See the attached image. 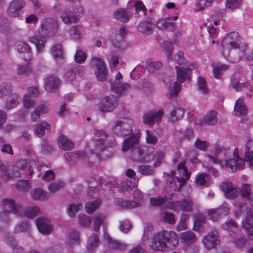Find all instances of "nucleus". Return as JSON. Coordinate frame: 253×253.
Returning <instances> with one entry per match:
<instances>
[{"label":"nucleus","instance_id":"nucleus-1","mask_svg":"<svg viewBox=\"0 0 253 253\" xmlns=\"http://www.w3.org/2000/svg\"><path fill=\"white\" fill-rule=\"evenodd\" d=\"M94 134L96 137L94 140V150L95 153L90 152L83 160L91 168L96 167L99 164L100 157L97 153H101L104 159H107L114 153L113 148L116 146L114 138L109 135L104 129H94Z\"/></svg>","mask_w":253,"mask_h":253},{"label":"nucleus","instance_id":"nucleus-2","mask_svg":"<svg viewBox=\"0 0 253 253\" xmlns=\"http://www.w3.org/2000/svg\"><path fill=\"white\" fill-rule=\"evenodd\" d=\"M214 156L206 154V157L209 158V160L212 162L213 164H218L222 168L230 169L232 172H235L238 169H242L245 166L244 161L236 155L238 153L237 149L234 151V158L226 159L228 155L227 149L219 145H215L213 148Z\"/></svg>","mask_w":253,"mask_h":253},{"label":"nucleus","instance_id":"nucleus-3","mask_svg":"<svg viewBox=\"0 0 253 253\" xmlns=\"http://www.w3.org/2000/svg\"><path fill=\"white\" fill-rule=\"evenodd\" d=\"M174 61L177 62L180 67L175 66L177 82H174L172 87L167 85V87L169 91L170 96L173 97L177 95L180 90V84L186 80H189L191 78V73L195 67L192 65L187 66L186 60L184 58V54L182 52L179 51L174 56Z\"/></svg>","mask_w":253,"mask_h":253},{"label":"nucleus","instance_id":"nucleus-4","mask_svg":"<svg viewBox=\"0 0 253 253\" xmlns=\"http://www.w3.org/2000/svg\"><path fill=\"white\" fill-rule=\"evenodd\" d=\"M179 244L178 237L173 232L163 231L156 234L151 244V249L156 251H165L174 249Z\"/></svg>","mask_w":253,"mask_h":253},{"label":"nucleus","instance_id":"nucleus-5","mask_svg":"<svg viewBox=\"0 0 253 253\" xmlns=\"http://www.w3.org/2000/svg\"><path fill=\"white\" fill-rule=\"evenodd\" d=\"M242 42H245L239 36L238 33L234 32L229 33L221 42V45L222 47V55H228L230 49L237 47L239 44H241V43Z\"/></svg>","mask_w":253,"mask_h":253},{"label":"nucleus","instance_id":"nucleus-6","mask_svg":"<svg viewBox=\"0 0 253 253\" xmlns=\"http://www.w3.org/2000/svg\"><path fill=\"white\" fill-rule=\"evenodd\" d=\"M132 121L127 118H122L117 120L112 128V132L120 136H126L132 132Z\"/></svg>","mask_w":253,"mask_h":253},{"label":"nucleus","instance_id":"nucleus-7","mask_svg":"<svg viewBox=\"0 0 253 253\" xmlns=\"http://www.w3.org/2000/svg\"><path fill=\"white\" fill-rule=\"evenodd\" d=\"M58 29L56 20L53 18H47L41 21V28L39 30L40 35L43 37H50L55 35Z\"/></svg>","mask_w":253,"mask_h":253},{"label":"nucleus","instance_id":"nucleus-8","mask_svg":"<svg viewBox=\"0 0 253 253\" xmlns=\"http://www.w3.org/2000/svg\"><path fill=\"white\" fill-rule=\"evenodd\" d=\"M238 208L240 213L246 212L245 221L243 222V227L245 229L248 236L251 240H253V214L250 208L248 207L246 204L239 203L238 204Z\"/></svg>","mask_w":253,"mask_h":253},{"label":"nucleus","instance_id":"nucleus-9","mask_svg":"<svg viewBox=\"0 0 253 253\" xmlns=\"http://www.w3.org/2000/svg\"><path fill=\"white\" fill-rule=\"evenodd\" d=\"M83 12V7L78 5L73 10L65 8L60 13V18L62 21L66 24L77 23L80 16V14Z\"/></svg>","mask_w":253,"mask_h":253},{"label":"nucleus","instance_id":"nucleus-10","mask_svg":"<svg viewBox=\"0 0 253 253\" xmlns=\"http://www.w3.org/2000/svg\"><path fill=\"white\" fill-rule=\"evenodd\" d=\"M117 98L113 95L106 96L97 104V109L102 113L112 112L117 106Z\"/></svg>","mask_w":253,"mask_h":253},{"label":"nucleus","instance_id":"nucleus-11","mask_svg":"<svg viewBox=\"0 0 253 253\" xmlns=\"http://www.w3.org/2000/svg\"><path fill=\"white\" fill-rule=\"evenodd\" d=\"M247 48V45L246 42L241 43V44H239L237 47L230 49L228 55H223V56L232 63H237L245 56Z\"/></svg>","mask_w":253,"mask_h":253},{"label":"nucleus","instance_id":"nucleus-12","mask_svg":"<svg viewBox=\"0 0 253 253\" xmlns=\"http://www.w3.org/2000/svg\"><path fill=\"white\" fill-rule=\"evenodd\" d=\"M193 201L191 198L182 199L167 203L166 208L177 211L179 209L183 211H191L193 208Z\"/></svg>","mask_w":253,"mask_h":253},{"label":"nucleus","instance_id":"nucleus-13","mask_svg":"<svg viewBox=\"0 0 253 253\" xmlns=\"http://www.w3.org/2000/svg\"><path fill=\"white\" fill-rule=\"evenodd\" d=\"M90 65L92 67H96L95 72L97 79L103 82L107 79L108 71L105 63L99 58L93 57L90 61Z\"/></svg>","mask_w":253,"mask_h":253},{"label":"nucleus","instance_id":"nucleus-14","mask_svg":"<svg viewBox=\"0 0 253 253\" xmlns=\"http://www.w3.org/2000/svg\"><path fill=\"white\" fill-rule=\"evenodd\" d=\"M130 158L135 162L140 163H149L154 159L153 154H144V151L139 146L133 148L130 154Z\"/></svg>","mask_w":253,"mask_h":253},{"label":"nucleus","instance_id":"nucleus-15","mask_svg":"<svg viewBox=\"0 0 253 253\" xmlns=\"http://www.w3.org/2000/svg\"><path fill=\"white\" fill-rule=\"evenodd\" d=\"M133 198L134 201H124L122 199H118L117 203L120 207L127 209L139 207L142 205L143 195L140 191H135Z\"/></svg>","mask_w":253,"mask_h":253},{"label":"nucleus","instance_id":"nucleus-16","mask_svg":"<svg viewBox=\"0 0 253 253\" xmlns=\"http://www.w3.org/2000/svg\"><path fill=\"white\" fill-rule=\"evenodd\" d=\"M35 223L39 231L42 234L48 235L53 230V226L46 217H39L35 220Z\"/></svg>","mask_w":253,"mask_h":253},{"label":"nucleus","instance_id":"nucleus-17","mask_svg":"<svg viewBox=\"0 0 253 253\" xmlns=\"http://www.w3.org/2000/svg\"><path fill=\"white\" fill-rule=\"evenodd\" d=\"M163 115L162 110L146 112L143 116V122L149 126H152L155 123H159L161 122Z\"/></svg>","mask_w":253,"mask_h":253},{"label":"nucleus","instance_id":"nucleus-18","mask_svg":"<svg viewBox=\"0 0 253 253\" xmlns=\"http://www.w3.org/2000/svg\"><path fill=\"white\" fill-rule=\"evenodd\" d=\"M1 205L6 210L9 209L8 211L11 213L19 216H22L21 206L19 204H16L15 201L11 199H4L1 202Z\"/></svg>","mask_w":253,"mask_h":253},{"label":"nucleus","instance_id":"nucleus-19","mask_svg":"<svg viewBox=\"0 0 253 253\" xmlns=\"http://www.w3.org/2000/svg\"><path fill=\"white\" fill-rule=\"evenodd\" d=\"M217 234V232L214 231L203 238V243L206 249L210 250L219 244L220 240Z\"/></svg>","mask_w":253,"mask_h":253},{"label":"nucleus","instance_id":"nucleus-20","mask_svg":"<svg viewBox=\"0 0 253 253\" xmlns=\"http://www.w3.org/2000/svg\"><path fill=\"white\" fill-rule=\"evenodd\" d=\"M153 19L148 17L141 21L137 26L138 30L143 34L148 35L153 32Z\"/></svg>","mask_w":253,"mask_h":253},{"label":"nucleus","instance_id":"nucleus-21","mask_svg":"<svg viewBox=\"0 0 253 253\" xmlns=\"http://www.w3.org/2000/svg\"><path fill=\"white\" fill-rule=\"evenodd\" d=\"M220 188L227 198L233 199L239 194V190L234 187L232 183L230 182L222 183L220 185Z\"/></svg>","mask_w":253,"mask_h":253},{"label":"nucleus","instance_id":"nucleus-22","mask_svg":"<svg viewBox=\"0 0 253 253\" xmlns=\"http://www.w3.org/2000/svg\"><path fill=\"white\" fill-rule=\"evenodd\" d=\"M0 170L1 171L0 177L5 181L11 179L13 176L15 177L21 176V172L13 171L11 172L10 168H8L1 161H0Z\"/></svg>","mask_w":253,"mask_h":253},{"label":"nucleus","instance_id":"nucleus-23","mask_svg":"<svg viewBox=\"0 0 253 253\" xmlns=\"http://www.w3.org/2000/svg\"><path fill=\"white\" fill-rule=\"evenodd\" d=\"M6 243L10 246L14 253H24L25 252L23 247L19 246L17 243V242L15 239L12 236L7 237L5 239ZM28 253H40L39 252L36 250H31Z\"/></svg>","mask_w":253,"mask_h":253},{"label":"nucleus","instance_id":"nucleus-24","mask_svg":"<svg viewBox=\"0 0 253 253\" xmlns=\"http://www.w3.org/2000/svg\"><path fill=\"white\" fill-rule=\"evenodd\" d=\"M60 84L59 79L54 76H50L45 80V89L48 92L56 90Z\"/></svg>","mask_w":253,"mask_h":253},{"label":"nucleus","instance_id":"nucleus-25","mask_svg":"<svg viewBox=\"0 0 253 253\" xmlns=\"http://www.w3.org/2000/svg\"><path fill=\"white\" fill-rule=\"evenodd\" d=\"M104 238L106 240L109 248L119 251H125L127 245L126 244L122 243L117 240L112 239L109 235L106 233H104Z\"/></svg>","mask_w":253,"mask_h":253},{"label":"nucleus","instance_id":"nucleus-26","mask_svg":"<svg viewBox=\"0 0 253 253\" xmlns=\"http://www.w3.org/2000/svg\"><path fill=\"white\" fill-rule=\"evenodd\" d=\"M17 50L20 53L24 54V60L28 62L31 59V48L25 42H19L17 45Z\"/></svg>","mask_w":253,"mask_h":253},{"label":"nucleus","instance_id":"nucleus-27","mask_svg":"<svg viewBox=\"0 0 253 253\" xmlns=\"http://www.w3.org/2000/svg\"><path fill=\"white\" fill-rule=\"evenodd\" d=\"M26 164V166L24 168L21 167L20 168V170H24L27 174L29 175H31L33 173L34 169L36 168V165L34 160L29 161V164L26 163L25 161L24 160H20L16 163L15 167H13V171L14 170V169L19 168L22 165Z\"/></svg>","mask_w":253,"mask_h":253},{"label":"nucleus","instance_id":"nucleus-28","mask_svg":"<svg viewBox=\"0 0 253 253\" xmlns=\"http://www.w3.org/2000/svg\"><path fill=\"white\" fill-rule=\"evenodd\" d=\"M177 170L181 176H184V177H177V180L180 183L178 190L180 189V187L182 185L185 183L186 180H188L190 176V174L188 172V170L183 163H180L177 166Z\"/></svg>","mask_w":253,"mask_h":253},{"label":"nucleus","instance_id":"nucleus-29","mask_svg":"<svg viewBox=\"0 0 253 253\" xmlns=\"http://www.w3.org/2000/svg\"><path fill=\"white\" fill-rule=\"evenodd\" d=\"M138 146V138L135 135H131L128 138L124 141L122 150L123 151H126L128 149L131 150L133 148Z\"/></svg>","mask_w":253,"mask_h":253},{"label":"nucleus","instance_id":"nucleus-30","mask_svg":"<svg viewBox=\"0 0 253 253\" xmlns=\"http://www.w3.org/2000/svg\"><path fill=\"white\" fill-rule=\"evenodd\" d=\"M47 103H42L31 114V120L33 122L38 121L41 115L45 114L47 112Z\"/></svg>","mask_w":253,"mask_h":253},{"label":"nucleus","instance_id":"nucleus-31","mask_svg":"<svg viewBox=\"0 0 253 253\" xmlns=\"http://www.w3.org/2000/svg\"><path fill=\"white\" fill-rule=\"evenodd\" d=\"M111 88L116 94L121 95L126 93L130 88V85L126 83H111Z\"/></svg>","mask_w":253,"mask_h":253},{"label":"nucleus","instance_id":"nucleus-32","mask_svg":"<svg viewBox=\"0 0 253 253\" xmlns=\"http://www.w3.org/2000/svg\"><path fill=\"white\" fill-rule=\"evenodd\" d=\"M57 142L59 147L64 150H70L74 147V143L62 134L59 136Z\"/></svg>","mask_w":253,"mask_h":253},{"label":"nucleus","instance_id":"nucleus-33","mask_svg":"<svg viewBox=\"0 0 253 253\" xmlns=\"http://www.w3.org/2000/svg\"><path fill=\"white\" fill-rule=\"evenodd\" d=\"M156 27L160 30H169L170 31L175 30L176 28L174 23L169 22V19L163 18L157 21Z\"/></svg>","mask_w":253,"mask_h":253},{"label":"nucleus","instance_id":"nucleus-34","mask_svg":"<svg viewBox=\"0 0 253 253\" xmlns=\"http://www.w3.org/2000/svg\"><path fill=\"white\" fill-rule=\"evenodd\" d=\"M245 155L250 165L253 167V140L251 139H248L246 143Z\"/></svg>","mask_w":253,"mask_h":253},{"label":"nucleus","instance_id":"nucleus-35","mask_svg":"<svg viewBox=\"0 0 253 253\" xmlns=\"http://www.w3.org/2000/svg\"><path fill=\"white\" fill-rule=\"evenodd\" d=\"M235 115L238 116H245L247 112V108L244 103L243 99L239 98L236 102L234 106V111Z\"/></svg>","mask_w":253,"mask_h":253},{"label":"nucleus","instance_id":"nucleus-36","mask_svg":"<svg viewBox=\"0 0 253 253\" xmlns=\"http://www.w3.org/2000/svg\"><path fill=\"white\" fill-rule=\"evenodd\" d=\"M19 103V97L16 93L8 96L5 100V109L9 110L15 107Z\"/></svg>","mask_w":253,"mask_h":253},{"label":"nucleus","instance_id":"nucleus-37","mask_svg":"<svg viewBox=\"0 0 253 253\" xmlns=\"http://www.w3.org/2000/svg\"><path fill=\"white\" fill-rule=\"evenodd\" d=\"M114 18L123 22L126 23L129 19V15L128 12L125 9H119L114 12Z\"/></svg>","mask_w":253,"mask_h":253},{"label":"nucleus","instance_id":"nucleus-38","mask_svg":"<svg viewBox=\"0 0 253 253\" xmlns=\"http://www.w3.org/2000/svg\"><path fill=\"white\" fill-rule=\"evenodd\" d=\"M50 126L47 122L43 121L41 123L36 125L34 131L37 136L39 137L42 136L45 133V130L49 131L50 129Z\"/></svg>","mask_w":253,"mask_h":253},{"label":"nucleus","instance_id":"nucleus-39","mask_svg":"<svg viewBox=\"0 0 253 253\" xmlns=\"http://www.w3.org/2000/svg\"><path fill=\"white\" fill-rule=\"evenodd\" d=\"M31 195L34 200L44 201L48 198L46 193L40 188L31 190Z\"/></svg>","mask_w":253,"mask_h":253},{"label":"nucleus","instance_id":"nucleus-40","mask_svg":"<svg viewBox=\"0 0 253 253\" xmlns=\"http://www.w3.org/2000/svg\"><path fill=\"white\" fill-rule=\"evenodd\" d=\"M64 156L67 161L75 162L80 159L84 160V158H85V154L82 151L71 152L65 153Z\"/></svg>","mask_w":253,"mask_h":253},{"label":"nucleus","instance_id":"nucleus-41","mask_svg":"<svg viewBox=\"0 0 253 253\" xmlns=\"http://www.w3.org/2000/svg\"><path fill=\"white\" fill-rule=\"evenodd\" d=\"M99 239L97 234L93 233L89 238L87 244V250L89 253H92L99 244Z\"/></svg>","mask_w":253,"mask_h":253},{"label":"nucleus","instance_id":"nucleus-42","mask_svg":"<svg viewBox=\"0 0 253 253\" xmlns=\"http://www.w3.org/2000/svg\"><path fill=\"white\" fill-rule=\"evenodd\" d=\"M180 238L182 242L188 245L195 243L197 239L195 234L190 231L182 233Z\"/></svg>","mask_w":253,"mask_h":253},{"label":"nucleus","instance_id":"nucleus-43","mask_svg":"<svg viewBox=\"0 0 253 253\" xmlns=\"http://www.w3.org/2000/svg\"><path fill=\"white\" fill-rule=\"evenodd\" d=\"M30 229L31 225L29 222L28 220H23L16 225L14 229V232L15 233H19L20 232L28 231Z\"/></svg>","mask_w":253,"mask_h":253},{"label":"nucleus","instance_id":"nucleus-44","mask_svg":"<svg viewBox=\"0 0 253 253\" xmlns=\"http://www.w3.org/2000/svg\"><path fill=\"white\" fill-rule=\"evenodd\" d=\"M44 38L41 35L36 36L30 38L29 41L36 45L39 51H41L44 47L45 41Z\"/></svg>","mask_w":253,"mask_h":253},{"label":"nucleus","instance_id":"nucleus-45","mask_svg":"<svg viewBox=\"0 0 253 253\" xmlns=\"http://www.w3.org/2000/svg\"><path fill=\"white\" fill-rule=\"evenodd\" d=\"M160 219L164 222L173 224L175 223L176 220L173 213L164 211L160 214Z\"/></svg>","mask_w":253,"mask_h":253},{"label":"nucleus","instance_id":"nucleus-46","mask_svg":"<svg viewBox=\"0 0 253 253\" xmlns=\"http://www.w3.org/2000/svg\"><path fill=\"white\" fill-rule=\"evenodd\" d=\"M228 68V66L226 64L217 63L213 68L212 72L214 77L216 79H220L222 75V72Z\"/></svg>","mask_w":253,"mask_h":253},{"label":"nucleus","instance_id":"nucleus-47","mask_svg":"<svg viewBox=\"0 0 253 253\" xmlns=\"http://www.w3.org/2000/svg\"><path fill=\"white\" fill-rule=\"evenodd\" d=\"M168 200L167 195L164 196H159L157 197H153L150 199V204L154 207H160L165 204Z\"/></svg>","mask_w":253,"mask_h":253},{"label":"nucleus","instance_id":"nucleus-48","mask_svg":"<svg viewBox=\"0 0 253 253\" xmlns=\"http://www.w3.org/2000/svg\"><path fill=\"white\" fill-rule=\"evenodd\" d=\"M138 184V179L137 178L124 179L121 182V187L123 189L127 190L129 188L132 189L137 186Z\"/></svg>","mask_w":253,"mask_h":253},{"label":"nucleus","instance_id":"nucleus-49","mask_svg":"<svg viewBox=\"0 0 253 253\" xmlns=\"http://www.w3.org/2000/svg\"><path fill=\"white\" fill-rule=\"evenodd\" d=\"M184 113V110L182 108L175 107L171 112L170 120L172 122L176 121L183 116Z\"/></svg>","mask_w":253,"mask_h":253},{"label":"nucleus","instance_id":"nucleus-50","mask_svg":"<svg viewBox=\"0 0 253 253\" xmlns=\"http://www.w3.org/2000/svg\"><path fill=\"white\" fill-rule=\"evenodd\" d=\"M138 172L144 175H152L154 173V167L150 166L146 164L138 166Z\"/></svg>","mask_w":253,"mask_h":253},{"label":"nucleus","instance_id":"nucleus-51","mask_svg":"<svg viewBox=\"0 0 253 253\" xmlns=\"http://www.w3.org/2000/svg\"><path fill=\"white\" fill-rule=\"evenodd\" d=\"M174 49L173 43L168 41H165L163 44V51L166 53L169 61H172L171 52Z\"/></svg>","mask_w":253,"mask_h":253},{"label":"nucleus","instance_id":"nucleus-52","mask_svg":"<svg viewBox=\"0 0 253 253\" xmlns=\"http://www.w3.org/2000/svg\"><path fill=\"white\" fill-rule=\"evenodd\" d=\"M216 112L211 110L208 114L205 116L204 118L205 123L209 125H214L217 122Z\"/></svg>","mask_w":253,"mask_h":253},{"label":"nucleus","instance_id":"nucleus-53","mask_svg":"<svg viewBox=\"0 0 253 253\" xmlns=\"http://www.w3.org/2000/svg\"><path fill=\"white\" fill-rule=\"evenodd\" d=\"M120 54L119 51L111 52L109 55V62L111 68L116 67L119 63Z\"/></svg>","mask_w":253,"mask_h":253},{"label":"nucleus","instance_id":"nucleus-54","mask_svg":"<svg viewBox=\"0 0 253 253\" xmlns=\"http://www.w3.org/2000/svg\"><path fill=\"white\" fill-rule=\"evenodd\" d=\"M40 213V209L37 206L27 208L24 211V215L28 218H33Z\"/></svg>","mask_w":253,"mask_h":253},{"label":"nucleus","instance_id":"nucleus-55","mask_svg":"<svg viewBox=\"0 0 253 253\" xmlns=\"http://www.w3.org/2000/svg\"><path fill=\"white\" fill-rule=\"evenodd\" d=\"M69 33L72 39L79 40L82 37L81 29L77 26H72L69 29Z\"/></svg>","mask_w":253,"mask_h":253},{"label":"nucleus","instance_id":"nucleus-56","mask_svg":"<svg viewBox=\"0 0 253 253\" xmlns=\"http://www.w3.org/2000/svg\"><path fill=\"white\" fill-rule=\"evenodd\" d=\"M51 53L55 59H62L63 54V47L60 44H55L51 49Z\"/></svg>","mask_w":253,"mask_h":253},{"label":"nucleus","instance_id":"nucleus-57","mask_svg":"<svg viewBox=\"0 0 253 253\" xmlns=\"http://www.w3.org/2000/svg\"><path fill=\"white\" fill-rule=\"evenodd\" d=\"M196 10L202 11L205 7L211 6L213 0H196Z\"/></svg>","mask_w":253,"mask_h":253},{"label":"nucleus","instance_id":"nucleus-58","mask_svg":"<svg viewBox=\"0 0 253 253\" xmlns=\"http://www.w3.org/2000/svg\"><path fill=\"white\" fill-rule=\"evenodd\" d=\"M100 204L99 200L87 202L85 205L86 211L88 213H92L99 207Z\"/></svg>","mask_w":253,"mask_h":253},{"label":"nucleus","instance_id":"nucleus-59","mask_svg":"<svg viewBox=\"0 0 253 253\" xmlns=\"http://www.w3.org/2000/svg\"><path fill=\"white\" fill-rule=\"evenodd\" d=\"M243 0H226V7L233 10L239 8L242 4Z\"/></svg>","mask_w":253,"mask_h":253},{"label":"nucleus","instance_id":"nucleus-60","mask_svg":"<svg viewBox=\"0 0 253 253\" xmlns=\"http://www.w3.org/2000/svg\"><path fill=\"white\" fill-rule=\"evenodd\" d=\"M79 222L80 225L87 227L91 225V219L85 214H80L79 215Z\"/></svg>","mask_w":253,"mask_h":253},{"label":"nucleus","instance_id":"nucleus-61","mask_svg":"<svg viewBox=\"0 0 253 253\" xmlns=\"http://www.w3.org/2000/svg\"><path fill=\"white\" fill-rule=\"evenodd\" d=\"M64 183L63 181H59L58 182H52L48 185V190L50 193H54L63 188L64 186Z\"/></svg>","mask_w":253,"mask_h":253},{"label":"nucleus","instance_id":"nucleus-62","mask_svg":"<svg viewBox=\"0 0 253 253\" xmlns=\"http://www.w3.org/2000/svg\"><path fill=\"white\" fill-rule=\"evenodd\" d=\"M74 66H71L64 74V78L67 82L74 81L76 78Z\"/></svg>","mask_w":253,"mask_h":253},{"label":"nucleus","instance_id":"nucleus-63","mask_svg":"<svg viewBox=\"0 0 253 253\" xmlns=\"http://www.w3.org/2000/svg\"><path fill=\"white\" fill-rule=\"evenodd\" d=\"M82 208L80 204L73 203L69 205L68 208V214L71 217H73L75 214Z\"/></svg>","mask_w":253,"mask_h":253},{"label":"nucleus","instance_id":"nucleus-64","mask_svg":"<svg viewBox=\"0 0 253 253\" xmlns=\"http://www.w3.org/2000/svg\"><path fill=\"white\" fill-rule=\"evenodd\" d=\"M146 66L149 72H154L162 67V64L158 61H150L147 62Z\"/></svg>","mask_w":253,"mask_h":253}]
</instances>
